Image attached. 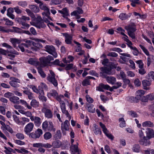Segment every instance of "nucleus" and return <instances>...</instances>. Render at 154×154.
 <instances>
[{"label":"nucleus","mask_w":154,"mask_h":154,"mask_svg":"<svg viewBox=\"0 0 154 154\" xmlns=\"http://www.w3.org/2000/svg\"><path fill=\"white\" fill-rule=\"evenodd\" d=\"M30 119L32 121H34V123L36 126H40L42 123V119L40 118L37 116H32L30 118Z\"/></svg>","instance_id":"obj_11"},{"label":"nucleus","mask_w":154,"mask_h":154,"mask_svg":"<svg viewBox=\"0 0 154 154\" xmlns=\"http://www.w3.org/2000/svg\"><path fill=\"white\" fill-rule=\"evenodd\" d=\"M29 8L34 13H36L39 12V9L37 6L34 5H29Z\"/></svg>","instance_id":"obj_25"},{"label":"nucleus","mask_w":154,"mask_h":154,"mask_svg":"<svg viewBox=\"0 0 154 154\" xmlns=\"http://www.w3.org/2000/svg\"><path fill=\"white\" fill-rule=\"evenodd\" d=\"M45 50L49 54H52L55 57L57 56V53L55 52V49L52 45H46L45 47Z\"/></svg>","instance_id":"obj_8"},{"label":"nucleus","mask_w":154,"mask_h":154,"mask_svg":"<svg viewBox=\"0 0 154 154\" xmlns=\"http://www.w3.org/2000/svg\"><path fill=\"white\" fill-rule=\"evenodd\" d=\"M10 79L11 81L9 82V83L11 86L14 88H17L19 86L18 83H20V80L19 79L13 77H10Z\"/></svg>","instance_id":"obj_9"},{"label":"nucleus","mask_w":154,"mask_h":154,"mask_svg":"<svg viewBox=\"0 0 154 154\" xmlns=\"http://www.w3.org/2000/svg\"><path fill=\"white\" fill-rule=\"evenodd\" d=\"M42 112L44 113L45 117L48 119L52 118L53 117L52 113L51 111L46 107H43L42 109Z\"/></svg>","instance_id":"obj_10"},{"label":"nucleus","mask_w":154,"mask_h":154,"mask_svg":"<svg viewBox=\"0 0 154 154\" xmlns=\"http://www.w3.org/2000/svg\"><path fill=\"white\" fill-rule=\"evenodd\" d=\"M129 114L130 115L133 117H137V114L136 112L133 111H130L128 112Z\"/></svg>","instance_id":"obj_55"},{"label":"nucleus","mask_w":154,"mask_h":154,"mask_svg":"<svg viewBox=\"0 0 154 154\" xmlns=\"http://www.w3.org/2000/svg\"><path fill=\"white\" fill-rule=\"evenodd\" d=\"M42 128L45 131H55V129L54 128L53 123L51 121H49L48 123L47 121L44 122L42 124Z\"/></svg>","instance_id":"obj_4"},{"label":"nucleus","mask_w":154,"mask_h":154,"mask_svg":"<svg viewBox=\"0 0 154 154\" xmlns=\"http://www.w3.org/2000/svg\"><path fill=\"white\" fill-rule=\"evenodd\" d=\"M94 105L93 104H88L86 105L87 110L88 111L91 113H93L95 111V108L94 107Z\"/></svg>","instance_id":"obj_26"},{"label":"nucleus","mask_w":154,"mask_h":154,"mask_svg":"<svg viewBox=\"0 0 154 154\" xmlns=\"http://www.w3.org/2000/svg\"><path fill=\"white\" fill-rule=\"evenodd\" d=\"M13 95L12 93L8 92L4 94V96L5 97L10 98V97H11L13 96Z\"/></svg>","instance_id":"obj_58"},{"label":"nucleus","mask_w":154,"mask_h":154,"mask_svg":"<svg viewBox=\"0 0 154 154\" xmlns=\"http://www.w3.org/2000/svg\"><path fill=\"white\" fill-rule=\"evenodd\" d=\"M133 48L132 49V50H134L133 52V54L134 55L137 56L138 54L139 53V51L137 48L135 47H132Z\"/></svg>","instance_id":"obj_57"},{"label":"nucleus","mask_w":154,"mask_h":154,"mask_svg":"<svg viewBox=\"0 0 154 154\" xmlns=\"http://www.w3.org/2000/svg\"><path fill=\"white\" fill-rule=\"evenodd\" d=\"M57 92L55 90H52L50 92L48 93L47 94V96L50 98L51 97H55L57 96L58 95Z\"/></svg>","instance_id":"obj_24"},{"label":"nucleus","mask_w":154,"mask_h":154,"mask_svg":"<svg viewBox=\"0 0 154 154\" xmlns=\"http://www.w3.org/2000/svg\"><path fill=\"white\" fill-rule=\"evenodd\" d=\"M52 137L51 134L49 132H46L44 135V137L45 140L50 139Z\"/></svg>","instance_id":"obj_38"},{"label":"nucleus","mask_w":154,"mask_h":154,"mask_svg":"<svg viewBox=\"0 0 154 154\" xmlns=\"http://www.w3.org/2000/svg\"><path fill=\"white\" fill-rule=\"evenodd\" d=\"M101 70L108 75H111L112 74L111 69L110 68L102 67Z\"/></svg>","instance_id":"obj_34"},{"label":"nucleus","mask_w":154,"mask_h":154,"mask_svg":"<svg viewBox=\"0 0 154 154\" xmlns=\"http://www.w3.org/2000/svg\"><path fill=\"white\" fill-rule=\"evenodd\" d=\"M99 124L100 127L102 128L103 131L104 133L106 131H107L108 130L107 128L101 122H100Z\"/></svg>","instance_id":"obj_53"},{"label":"nucleus","mask_w":154,"mask_h":154,"mask_svg":"<svg viewBox=\"0 0 154 154\" xmlns=\"http://www.w3.org/2000/svg\"><path fill=\"white\" fill-rule=\"evenodd\" d=\"M59 12L60 13L63 14V17H65L69 15L68 11L66 8H63L61 11H60Z\"/></svg>","instance_id":"obj_27"},{"label":"nucleus","mask_w":154,"mask_h":154,"mask_svg":"<svg viewBox=\"0 0 154 154\" xmlns=\"http://www.w3.org/2000/svg\"><path fill=\"white\" fill-rule=\"evenodd\" d=\"M28 63L30 64L34 65L37 64V61L35 58H31L28 61Z\"/></svg>","instance_id":"obj_42"},{"label":"nucleus","mask_w":154,"mask_h":154,"mask_svg":"<svg viewBox=\"0 0 154 154\" xmlns=\"http://www.w3.org/2000/svg\"><path fill=\"white\" fill-rule=\"evenodd\" d=\"M134 83L135 85L139 87L141 85V82L140 81L139 79L138 78L136 79L134 81Z\"/></svg>","instance_id":"obj_52"},{"label":"nucleus","mask_w":154,"mask_h":154,"mask_svg":"<svg viewBox=\"0 0 154 154\" xmlns=\"http://www.w3.org/2000/svg\"><path fill=\"white\" fill-rule=\"evenodd\" d=\"M107 56L112 57H116L118 56L117 54L114 52H110L107 54Z\"/></svg>","instance_id":"obj_50"},{"label":"nucleus","mask_w":154,"mask_h":154,"mask_svg":"<svg viewBox=\"0 0 154 154\" xmlns=\"http://www.w3.org/2000/svg\"><path fill=\"white\" fill-rule=\"evenodd\" d=\"M2 20L5 22V24L6 25L12 26L14 24L13 22L12 21L8 19L4 18Z\"/></svg>","instance_id":"obj_29"},{"label":"nucleus","mask_w":154,"mask_h":154,"mask_svg":"<svg viewBox=\"0 0 154 154\" xmlns=\"http://www.w3.org/2000/svg\"><path fill=\"white\" fill-rule=\"evenodd\" d=\"M106 80L109 83L113 85L115 84L116 81V79L113 76H107L106 77Z\"/></svg>","instance_id":"obj_19"},{"label":"nucleus","mask_w":154,"mask_h":154,"mask_svg":"<svg viewBox=\"0 0 154 154\" xmlns=\"http://www.w3.org/2000/svg\"><path fill=\"white\" fill-rule=\"evenodd\" d=\"M148 100H154V94H150L147 95Z\"/></svg>","instance_id":"obj_62"},{"label":"nucleus","mask_w":154,"mask_h":154,"mask_svg":"<svg viewBox=\"0 0 154 154\" xmlns=\"http://www.w3.org/2000/svg\"><path fill=\"white\" fill-rule=\"evenodd\" d=\"M34 124L32 122H30L27 124L24 128V131L26 134H29L33 129Z\"/></svg>","instance_id":"obj_14"},{"label":"nucleus","mask_w":154,"mask_h":154,"mask_svg":"<svg viewBox=\"0 0 154 154\" xmlns=\"http://www.w3.org/2000/svg\"><path fill=\"white\" fill-rule=\"evenodd\" d=\"M144 94L145 92L143 90H138L137 91L136 93V96L138 99H140Z\"/></svg>","instance_id":"obj_23"},{"label":"nucleus","mask_w":154,"mask_h":154,"mask_svg":"<svg viewBox=\"0 0 154 154\" xmlns=\"http://www.w3.org/2000/svg\"><path fill=\"white\" fill-rule=\"evenodd\" d=\"M2 45L3 46L11 50L12 49V47L11 46L6 43H3L2 44Z\"/></svg>","instance_id":"obj_63"},{"label":"nucleus","mask_w":154,"mask_h":154,"mask_svg":"<svg viewBox=\"0 0 154 154\" xmlns=\"http://www.w3.org/2000/svg\"><path fill=\"white\" fill-rule=\"evenodd\" d=\"M14 11L18 14H21L23 12L22 10L18 6L14 7L13 8H8L7 10V15L8 16L12 19H14L15 18V15L13 14Z\"/></svg>","instance_id":"obj_2"},{"label":"nucleus","mask_w":154,"mask_h":154,"mask_svg":"<svg viewBox=\"0 0 154 154\" xmlns=\"http://www.w3.org/2000/svg\"><path fill=\"white\" fill-rule=\"evenodd\" d=\"M10 42L12 44L14 48L17 47V44H18L20 43V40L16 38H11Z\"/></svg>","instance_id":"obj_21"},{"label":"nucleus","mask_w":154,"mask_h":154,"mask_svg":"<svg viewBox=\"0 0 154 154\" xmlns=\"http://www.w3.org/2000/svg\"><path fill=\"white\" fill-rule=\"evenodd\" d=\"M104 133L109 139H110L112 140H113L114 138V137L111 134L109 133L108 130H107V131L104 132Z\"/></svg>","instance_id":"obj_44"},{"label":"nucleus","mask_w":154,"mask_h":154,"mask_svg":"<svg viewBox=\"0 0 154 154\" xmlns=\"http://www.w3.org/2000/svg\"><path fill=\"white\" fill-rule=\"evenodd\" d=\"M146 137H143L139 140L140 143L143 145L146 146L150 144V141Z\"/></svg>","instance_id":"obj_16"},{"label":"nucleus","mask_w":154,"mask_h":154,"mask_svg":"<svg viewBox=\"0 0 154 154\" xmlns=\"http://www.w3.org/2000/svg\"><path fill=\"white\" fill-rule=\"evenodd\" d=\"M40 8L45 11V12L42 13L43 16L46 17L48 19L52 20V19L50 17V14L49 9L45 5L42 3L39 5Z\"/></svg>","instance_id":"obj_6"},{"label":"nucleus","mask_w":154,"mask_h":154,"mask_svg":"<svg viewBox=\"0 0 154 154\" xmlns=\"http://www.w3.org/2000/svg\"><path fill=\"white\" fill-rule=\"evenodd\" d=\"M30 104L32 107L36 108L38 106L39 103L36 100L32 99L30 103Z\"/></svg>","instance_id":"obj_32"},{"label":"nucleus","mask_w":154,"mask_h":154,"mask_svg":"<svg viewBox=\"0 0 154 154\" xmlns=\"http://www.w3.org/2000/svg\"><path fill=\"white\" fill-rule=\"evenodd\" d=\"M53 57L49 55L46 57H43L40 58L41 63L44 66H45L49 63L50 61L54 60Z\"/></svg>","instance_id":"obj_7"},{"label":"nucleus","mask_w":154,"mask_h":154,"mask_svg":"<svg viewBox=\"0 0 154 154\" xmlns=\"http://www.w3.org/2000/svg\"><path fill=\"white\" fill-rule=\"evenodd\" d=\"M2 130L4 132L6 131L7 130L11 134H12L14 133V131L12 129L9 125H7Z\"/></svg>","instance_id":"obj_30"},{"label":"nucleus","mask_w":154,"mask_h":154,"mask_svg":"<svg viewBox=\"0 0 154 154\" xmlns=\"http://www.w3.org/2000/svg\"><path fill=\"white\" fill-rule=\"evenodd\" d=\"M139 46L146 55H149V53L148 50L144 46L141 45H140Z\"/></svg>","instance_id":"obj_46"},{"label":"nucleus","mask_w":154,"mask_h":154,"mask_svg":"<svg viewBox=\"0 0 154 154\" xmlns=\"http://www.w3.org/2000/svg\"><path fill=\"white\" fill-rule=\"evenodd\" d=\"M44 94L40 93L39 95L38 96V98L39 99L42 100V102H45L47 100V98L44 96Z\"/></svg>","instance_id":"obj_40"},{"label":"nucleus","mask_w":154,"mask_h":154,"mask_svg":"<svg viewBox=\"0 0 154 154\" xmlns=\"http://www.w3.org/2000/svg\"><path fill=\"white\" fill-rule=\"evenodd\" d=\"M142 125L143 127L153 128L154 127L153 123L149 121H147L143 122L142 123Z\"/></svg>","instance_id":"obj_20"},{"label":"nucleus","mask_w":154,"mask_h":154,"mask_svg":"<svg viewBox=\"0 0 154 154\" xmlns=\"http://www.w3.org/2000/svg\"><path fill=\"white\" fill-rule=\"evenodd\" d=\"M142 83L144 89L146 90H148L149 89V86L151 85L150 81L147 80H144L142 81Z\"/></svg>","instance_id":"obj_17"},{"label":"nucleus","mask_w":154,"mask_h":154,"mask_svg":"<svg viewBox=\"0 0 154 154\" xmlns=\"http://www.w3.org/2000/svg\"><path fill=\"white\" fill-rule=\"evenodd\" d=\"M29 88L32 89L33 91L36 93L38 94L39 93V90H38L35 86L33 85H29Z\"/></svg>","instance_id":"obj_45"},{"label":"nucleus","mask_w":154,"mask_h":154,"mask_svg":"<svg viewBox=\"0 0 154 154\" xmlns=\"http://www.w3.org/2000/svg\"><path fill=\"white\" fill-rule=\"evenodd\" d=\"M46 17L43 16L42 18L40 16L37 15L35 18L34 22H31L30 24L38 29L45 28L46 25L44 23V22L46 23L48 22V19L46 18Z\"/></svg>","instance_id":"obj_1"},{"label":"nucleus","mask_w":154,"mask_h":154,"mask_svg":"<svg viewBox=\"0 0 154 154\" xmlns=\"http://www.w3.org/2000/svg\"><path fill=\"white\" fill-rule=\"evenodd\" d=\"M82 84L83 86H86L90 85L89 81L88 79H85L82 82Z\"/></svg>","instance_id":"obj_54"},{"label":"nucleus","mask_w":154,"mask_h":154,"mask_svg":"<svg viewBox=\"0 0 154 154\" xmlns=\"http://www.w3.org/2000/svg\"><path fill=\"white\" fill-rule=\"evenodd\" d=\"M63 36L65 37V42L67 44H71L72 40V35L69 34L67 33L62 34Z\"/></svg>","instance_id":"obj_15"},{"label":"nucleus","mask_w":154,"mask_h":154,"mask_svg":"<svg viewBox=\"0 0 154 154\" xmlns=\"http://www.w3.org/2000/svg\"><path fill=\"white\" fill-rule=\"evenodd\" d=\"M131 2V5L133 7H135L136 6V5H139L140 4V0H130Z\"/></svg>","instance_id":"obj_37"},{"label":"nucleus","mask_w":154,"mask_h":154,"mask_svg":"<svg viewBox=\"0 0 154 154\" xmlns=\"http://www.w3.org/2000/svg\"><path fill=\"white\" fill-rule=\"evenodd\" d=\"M129 17L127 14L124 13L120 14L119 16V18L122 20H126Z\"/></svg>","instance_id":"obj_35"},{"label":"nucleus","mask_w":154,"mask_h":154,"mask_svg":"<svg viewBox=\"0 0 154 154\" xmlns=\"http://www.w3.org/2000/svg\"><path fill=\"white\" fill-rule=\"evenodd\" d=\"M42 143H34L33 144V146L35 147H42Z\"/></svg>","instance_id":"obj_60"},{"label":"nucleus","mask_w":154,"mask_h":154,"mask_svg":"<svg viewBox=\"0 0 154 154\" xmlns=\"http://www.w3.org/2000/svg\"><path fill=\"white\" fill-rule=\"evenodd\" d=\"M16 136L17 138L20 140H22L24 138V136L23 134L21 133H18L17 134Z\"/></svg>","instance_id":"obj_43"},{"label":"nucleus","mask_w":154,"mask_h":154,"mask_svg":"<svg viewBox=\"0 0 154 154\" xmlns=\"http://www.w3.org/2000/svg\"><path fill=\"white\" fill-rule=\"evenodd\" d=\"M69 122L68 120H66L61 125V129L63 135H66L65 131L69 130Z\"/></svg>","instance_id":"obj_12"},{"label":"nucleus","mask_w":154,"mask_h":154,"mask_svg":"<svg viewBox=\"0 0 154 154\" xmlns=\"http://www.w3.org/2000/svg\"><path fill=\"white\" fill-rule=\"evenodd\" d=\"M30 39L38 42V43H36L33 42L32 43L33 45L35 48H32V49L33 50L35 51H37L38 50L42 48L43 47L41 43H39V42H41L42 43H45L46 42V41L45 40L35 38L32 37Z\"/></svg>","instance_id":"obj_3"},{"label":"nucleus","mask_w":154,"mask_h":154,"mask_svg":"<svg viewBox=\"0 0 154 154\" xmlns=\"http://www.w3.org/2000/svg\"><path fill=\"white\" fill-rule=\"evenodd\" d=\"M52 146V144L51 145L49 143H47L46 144H42V147H45V148H51Z\"/></svg>","instance_id":"obj_61"},{"label":"nucleus","mask_w":154,"mask_h":154,"mask_svg":"<svg viewBox=\"0 0 154 154\" xmlns=\"http://www.w3.org/2000/svg\"><path fill=\"white\" fill-rule=\"evenodd\" d=\"M18 4L20 6L24 7L27 5V3L26 2H18Z\"/></svg>","instance_id":"obj_49"},{"label":"nucleus","mask_w":154,"mask_h":154,"mask_svg":"<svg viewBox=\"0 0 154 154\" xmlns=\"http://www.w3.org/2000/svg\"><path fill=\"white\" fill-rule=\"evenodd\" d=\"M128 34L132 39H135V35L134 32H132L129 31L128 32Z\"/></svg>","instance_id":"obj_59"},{"label":"nucleus","mask_w":154,"mask_h":154,"mask_svg":"<svg viewBox=\"0 0 154 154\" xmlns=\"http://www.w3.org/2000/svg\"><path fill=\"white\" fill-rule=\"evenodd\" d=\"M52 145L53 148H58L61 146L62 143L60 140H57L52 142Z\"/></svg>","instance_id":"obj_18"},{"label":"nucleus","mask_w":154,"mask_h":154,"mask_svg":"<svg viewBox=\"0 0 154 154\" xmlns=\"http://www.w3.org/2000/svg\"><path fill=\"white\" fill-rule=\"evenodd\" d=\"M149 79L151 81L153 80L154 79V72L153 71H151L149 72L148 74Z\"/></svg>","instance_id":"obj_47"},{"label":"nucleus","mask_w":154,"mask_h":154,"mask_svg":"<svg viewBox=\"0 0 154 154\" xmlns=\"http://www.w3.org/2000/svg\"><path fill=\"white\" fill-rule=\"evenodd\" d=\"M120 122L119 126L121 128L124 127L126 126L125 122L123 118H121L119 119Z\"/></svg>","instance_id":"obj_33"},{"label":"nucleus","mask_w":154,"mask_h":154,"mask_svg":"<svg viewBox=\"0 0 154 154\" xmlns=\"http://www.w3.org/2000/svg\"><path fill=\"white\" fill-rule=\"evenodd\" d=\"M78 143H77L76 145H71L70 148L72 151H74L75 152H78L79 149H78Z\"/></svg>","instance_id":"obj_36"},{"label":"nucleus","mask_w":154,"mask_h":154,"mask_svg":"<svg viewBox=\"0 0 154 154\" xmlns=\"http://www.w3.org/2000/svg\"><path fill=\"white\" fill-rule=\"evenodd\" d=\"M9 100L11 102L17 104H19L20 103L19 98L17 97L12 96L10 97Z\"/></svg>","instance_id":"obj_22"},{"label":"nucleus","mask_w":154,"mask_h":154,"mask_svg":"<svg viewBox=\"0 0 154 154\" xmlns=\"http://www.w3.org/2000/svg\"><path fill=\"white\" fill-rule=\"evenodd\" d=\"M38 72L42 78H45L46 75L45 73L40 68L38 69Z\"/></svg>","instance_id":"obj_56"},{"label":"nucleus","mask_w":154,"mask_h":154,"mask_svg":"<svg viewBox=\"0 0 154 154\" xmlns=\"http://www.w3.org/2000/svg\"><path fill=\"white\" fill-rule=\"evenodd\" d=\"M13 117L14 120L18 125H20L21 124H22L23 125H24V123H23L22 121H20L18 117L16 115H13Z\"/></svg>","instance_id":"obj_28"},{"label":"nucleus","mask_w":154,"mask_h":154,"mask_svg":"<svg viewBox=\"0 0 154 154\" xmlns=\"http://www.w3.org/2000/svg\"><path fill=\"white\" fill-rule=\"evenodd\" d=\"M35 133L38 138H39L41 135L42 134L43 132L42 129L38 128L37 131H35Z\"/></svg>","instance_id":"obj_41"},{"label":"nucleus","mask_w":154,"mask_h":154,"mask_svg":"<svg viewBox=\"0 0 154 154\" xmlns=\"http://www.w3.org/2000/svg\"><path fill=\"white\" fill-rule=\"evenodd\" d=\"M140 146L138 144L134 145L132 148L133 151L135 152H139Z\"/></svg>","instance_id":"obj_39"},{"label":"nucleus","mask_w":154,"mask_h":154,"mask_svg":"<svg viewBox=\"0 0 154 154\" xmlns=\"http://www.w3.org/2000/svg\"><path fill=\"white\" fill-rule=\"evenodd\" d=\"M138 72L139 74L141 75H143L145 74L146 71L143 68H140V69L139 70Z\"/></svg>","instance_id":"obj_64"},{"label":"nucleus","mask_w":154,"mask_h":154,"mask_svg":"<svg viewBox=\"0 0 154 154\" xmlns=\"http://www.w3.org/2000/svg\"><path fill=\"white\" fill-rule=\"evenodd\" d=\"M73 59L74 58L73 57L71 56H69L67 57V60L66 58L63 59V61L64 63H67L72 62L73 61Z\"/></svg>","instance_id":"obj_31"},{"label":"nucleus","mask_w":154,"mask_h":154,"mask_svg":"<svg viewBox=\"0 0 154 154\" xmlns=\"http://www.w3.org/2000/svg\"><path fill=\"white\" fill-rule=\"evenodd\" d=\"M146 136L148 139L154 137V131L150 128H147L146 129Z\"/></svg>","instance_id":"obj_13"},{"label":"nucleus","mask_w":154,"mask_h":154,"mask_svg":"<svg viewBox=\"0 0 154 154\" xmlns=\"http://www.w3.org/2000/svg\"><path fill=\"white\" fill-rule=\"evenodd\" d=\"M117 30L118 31L121 32V35L128 38V36L124 33V32H125V30L122 29V28L120 27H119L117 28Z\"/></svg>","instance_id":"obj_48"},{"label":"nucleus","mask_w":154,"mask_h":154,"mask_svg":"<svg viewBox=\"0 0 154 154\" xmlns=\"http://www.w3.org/2000/svg\"><path fill=\"white\" fill-rule=\"evenodd\" d=\"M86 98L87 102L89 103H92L93 102L94 100L88 94L86 95Z\"/></svg>","instance_id":"obj_51"},{"label":"nucleus","mask_w":154,"mask_h":154,"mask_svg":"<svg viewBox=\"0 0 154 154\" xmlns=\"http://www.w3.org/2000/svg\"><path fill=\"white\" fill-rule=\"evenodd\" d=\"M50 74H48L47 77V80L51 83L55 87L58 85L57 81L55 78V75L54 72L51 70H50Z\"/></svg>","instance_id":"obj_5"}]
</instances>
